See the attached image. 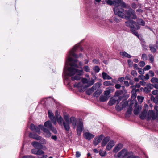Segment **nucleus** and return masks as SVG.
<instances>
[{"mask_svg": "<svg viewBox=\"0 0 158 158\" xmlns=\"http://www.w3.org/2000/svg\"><path fill=\"white\" fill-rule=\"evenodd\" d=\"M78 46V44L76 45L69 52L64 70L65 76L66 77L67 76H72L71 79L73 81L80 80L81 76L83 73L82 70H79L77 69L78 68V66L77 64V60H73L71 57V56L75 58L78 57V56L75 54L74 52Z\"/></svg>", "mask_w": 158, "mask_h": 158, "instance_id": "1", "label": "nucleus"}, {"mask_svg": "<svg viewBox=\"0 0 158 158\" xmlns=\"http://www.w3.org/2000/svg\"><path fill=\"white\" fill-rule=\"evenodd\" d=\"M107 4L113 5L115 7L114 9V14L122 18L126 19H136L137 18L134 10L129 8L128 11H124L123 8H126V5L121 0H105Z\"/></svg>", "mask_w": 158, "mask_h": 158, "instance_id": "2", "label": "nucleus"}, {"mask_svg": "<svg viewBox=\"0 0 158 158\" xmlns=\"http://www.w3.org/2000/svg\"><path fill=\"white\" fill-rule=\"evenodd\" d=\"M122 90H118L116 92L115 95L111 98L108 102V105L112 106L116 103L115 106L116 110L118 111L121 110L127 106L128 102L125 100H122L123 96L127 93V91L124 89V87H122Z\"/></svg>", "mask_w": 158, "mask_h": 158, "instance_id": "3", "label": "nucleus"}, {"mask_svg": "<svg viewBox=\"0 0 158 158\" xmlns=\"http://www.w3.org/2000/svg\"><path fill=\"white\" fill-rule=\"evenodd\" d=\"M55 116L57 118V122L61 126H63L65 129L68 131L70 129L69 124L72 123V125L75 127L76 124V119L74 117H72L70 118L69 115H66L64 116V118L65 120H64L62 117L60 116L58 111L55 112Z\"/></svg>", "mask_w": 158, "mask_h": 158, "instance_id": "4", "label": "nucleus"}, {"mask_svg": "<svg viewBox=\"0 0 158 158\" xmlns=\"http://www.w3.org/2000/svg\"><path fill=\"white\" fill-rule=\"evenodd\" d=\"M86 76L88 77V79L83 78L81 82L76 83L74 85V87L78 88L80 92L84 91L86 88L93 85L94 82V80L96 79V77L94 76L93 79H92L91 81H89L90 78L89 75H86Z\"/></svg>", "mask_w": 158, "mask_h": 158, "instance_id": "5", "label": "nucleus"}, {"mask_svg": "<svg viewBox=\"0 0 158 158\" xmlns=\"http://www.w3.org/2000/svg\"><path fill=\"white\" fill-rule=\"evenodd\" d=\"M125 25L129 28H130L131 31L137 37L139 38V35L138 33L136 31L140 28L139 25L136 23L132 20H129L125 22Z\"/></svg>", "mask_w": 158, "mask_h": 158, "instance_id": "6", "label": "nucleus"}, {"mask_svg": "<svg viewBox=\"0 0 158 158\" xmlns=\"http://www.w3.org/2000/svg\"><path fill=\"white\" fill-rule=\"evenodd\" d=\"M140 117L141 119L146 118L147 120L152 118L153 120L156 119L158 122V111H156V115L152 110H149L147 113L143 111L140 115Z\"/></svg>", "mask_w": 158, "mask_h": 158, "instance_id": "7", "label": "nucleus"}, {"mask_svg": "<svg viewBox=\"0 0 158 158\" xmlns=\"http://www.w3.org/2000/svg\"><path fill=\"white\" fill-rule=\"evenodd\" d=\"M131 152H128L127 149H124L121 150L117 155H115L114 156L117 158H126L128 155L131 153Z\"/></svg>", "mask_w": 158, "mask_h": 158, "instance_id": "8", "label": "nucleus"}, {"mask_svg": "<svg viewBox=\"0 0 158 158\" xmlns=\"http://www.w3.org/2000/svg\"><path fill=\"white\" fill-rule=\"evenodd\" d=\"M83 126L82 120L79 119L77 123V133L78 135H81L83 128Z\"/></svg>", "mask_w": 158, "mask_h": 158, "instance_id": "9", "label": "nucleus"}, {"mask_svg": "<svg viewBox=\"0 0 158 158\" xmlns=\"http://www.w3.org/2000/svg\"><path fill=\"white\" fill-rule=\"evenodd\" d=\"M44 126L45 127L52 130L54 133L56 134L57 133V131L52 126L50 121H48L44 123Z\"/></svg>", "mask_w": 158, "mask_h": 158, "instance_id": "10", "label": "nucleus"}, {"mask_svg": "<svg viewBox=\"0 0 158 158\" xmlns=\"http://www.w3.org/2000/svg\"><path fill=\"white\" fill-rule=\"evenodd\" d=\"M104 137V135L102 134L96 137L93 142L94 145L96 146L98 144Z\"/></svg>", "mask_w": 158, "mask_h": 158, "instance_id": "11", "label": "nucleus"}, {"mask_svg": "<svg viewBox=\"0 0 158 158\" xmlns=\"http://www.w3.org/2000/svg\"><path fill=\"white\" fill-rule=\"evenodd\" d=\"M32 145L35 148H37L40 149L45 150L47 149L45 146H43L40 143L36 141H34L31 143Z\"/></svg>", "mask_w": 158, "mask_h": 158, "instance_id": "12", "label": "nucleus"}, {"mask_svg": "<svg viewBox=\"0 0 158 158\" xmlns=\"http://www.w3.org/2000/svg\"><path fill=\"white\" fill-rule=\"evenodd\" d=\"M100 86L98 84H95L93 86L89 89L86 91V93L87 94L89 95L94 92V90L96 89L99 87Z\"/></svg>", "mask_w": 158, "mask_h": 158, "instance_id": "13", "label": "nucleus"}, {"mask_svg": "<svg viewBox=\"0 0 158 158\" xmlns=\"http://www.w3.org/2000/svg\"><path fill=\"white\" fill-rule=\"evenodd\" d=\"M39 127L40 128L41 130L43 131L44 134L46 137H49L51 136V133L48 129L44 128L42 125H40Z\"/></svg>", "mask_w": 158, "mask_h": 158, "instance_id": "14", "label": "nucleus"}, {"mask_svg": "<svg viewBox=\"0 0 158 158\" xmlns=\"http://www.w3.org/2000/svg\"><path fill=\"white\" fill-rule=\"evenodd\" d=\"M48 115L50 119L52 122L53 123L56 125V121H57V118H56L53 115L52 112L50 110H48Z\"/></svg>", "mask_w": 158, "mask_h": 158, "instance_id": "15", "label": "nucleus"}, {"mask_svg": "<svg viewBox=\"0 0 158 158\" xmlns=\"http://www.w3.org/2000/svg\"><path fill=\"white\" fill-rule=\"evenodd\" d=\"M134 107V113L135 115H137L139 113L140 111L141 110L142 107L141 106H139L137 102H135Z\"/></svg>", "mask_w": 158, "mask_h": 158, "instance_id": "16", "label": "nucleus"}, {"mask_svg": "<svg viewBox=\"0 0 158 158\" xmlns=\"http://www.w3.org/2000/svg\"><path fill=\"white\" fill-rule=\"evenodd\" d=\"M84 137L86 139L90 140L94 137V135L89 132H86L84 134Z\"/></svg>", "mask_w": 158, "mask_h": 158, "instance_id": "17", "label": "nucleus"}, {"mask_svg": "<svg viewBox=\"0 0 158 158\" xmlns=\"http://www.w3.org/2000/svg\"><path fill=\"white\" fill-rule=\"evenodd\" d=\"M133 103L131 102L128 106L127 110L126 113V116H129V115L131 114L132 111V107L133 106Z\"/></svg>", "mask_w": 158, "mask_h": 158, "instance_id": "18", "label": "nucleus"}, {"mask_svg": "<svg viewBox=\"0 0 158 158\" xmlns=\"http://www.w3.org/2000/svg\"><path fill=\"white\" fill-rule=\"evenodd\" d=\"M115 143L113 140L110 141L108 143L106 148V150H110L112 147L115 145Z\"/></svg>", "mask_w": 158, "mask_h": 158, "instance_id": "19", "label": "nucleus"}, {"mask_svg": "<svg viewBox=\"0 0 158 158\" xmlns=\"http://www.w3.org/2000/svg\"><path fill=\"white\" fill-rule=\"evenodd\" d=\"M123 147L122 144L120 143L117 145L114 148L113 152H114L116 153L121 149Z\"/></svg>", "mask_w": 158, "mask_h": 158, "instance_id": "20", "label": "nucleus"}, {"mask_svg": "<svg viewBox=\"0 0 158 158\" xmlns=\"http://www.w3.org/2000/svg\"><path fill=\"white\" fill-rule=\"evenodd\" d=\"M110 140V138L108 137H105L102 140V146L104 147L107 144Z\"/></svg>", "mask_w": 158, "mask_h": 158, "instance_id": "21", "label": "nucleus"}, {"mask_svg": "<svg viewBox=\"0 0 158 158\" xmlns=\"http://www.w3.org/2000/svg\"><path fill=\"white\" fill-rule=\"evenodd\" d=\"M29 136L31 138H33L34 139L36 140H40V137L37 135L34 134L32 133H30L29 135Z\"/></svg>", "mask_w": 158, "mask_h": 158, "instance_id": "22", "label": "nucleus"}, {"mask_svg": "<svg viewBox=\"0 0 158 158\" xmlns=\"http://www.w3.org/2000/svg\"><path fill=\"white\" fill-rule=\"evenodd\" d=\"M102 77L103 79L106 80H110L111 79V77L108 75L105 72H103L102 73Z\"/></svg>", "mask_w": 158, "mask_h": 158, "instance_id": "23", "label": "nucleus"}, {"mask_svg": "<svg viewBox=\"0 0 158 158\" xmlns=\"http://www.w3.org/2000/svg\"><path fill=\"white\" fill-rule=\"evenodd\" d=\"M149 47L151 52L152 53H155L156 51V47L154 45L150 44Z\"/></svg>", "mask_w": 158, "mask_h": 158, "instance_id": "24", "label": "nucleus"}, {"mask_svg": "<svg viewBox=\"0 0 158 158\" xmlns=\"http://www.w3.org/2000/svg\"><path fill=\"white\" fill-rule=\"evenodd\" d=\"M120 55L123 57H126L128 58H131V56L125 52H120Z\"/></svg>", "mask_w": 158, "mask_h": 158, "instance_id": "25", "label": "nucleus"}, {"mask_svg": "<svg viewBox=\"0 0 158 158\" xmlns=\"http://www.w3.org/2000/svg\"><path fill=\"white\" fill-rule=\"evenodd\" d=\"M107 89H108V88H107ZM114 90V89H107L104 92V94L106 96H108L110 94L111 91L113 92Z\"/></svg>", "mask_w": 158, "mask_h": 158, "instance_id": "26", "label": "nucleus"}, {"mask_svg": "<svg viewBox=\"0 0 158 158\" xmlns=\"http://www.w3.org/2000/svg\"><path fill=\"white\" fill-rule=\"evenodd\" d=\"M108 97L106 96H101L100 97V100L102 102H105L108 100Z\"/></svg>", "mask_w": 158, "mask_h": 158, "instance_id": "27", "label": "nucleus"}, {"mask_svg": "<svg viewBox=\"0 0 158 158\" xmlns=\"http://www.w3.org/2000/svg\"><path fill=\"white\" fill-rule=\"evenodd\" d=\"M103 84L104 85L106 86L113 85L110 81H106L103 82Z\"/></svg>", "mask_w": 158, "mask_h": 158, "instance_id": "28", "label": "nucleus"}, {"mask_svg": "<svg viewBox=\"0 0 158 158\" xmlns=\"http://www.w3.org/2000/svg\"><path fill=\"white\" fill-rule=\"evenodd\" d=\"M102 92V91L101 90H97L94 93V95L96 97H98L100 95Z\"/></svg>", "mask_w": 158, "mask_h": 158, "instance_id": "29", "label": "nucleus"}, {"mask_svg": "<svg viewBox=\"0 0 158 158\" xmlns=\"http://www.w3.org/2000/svg\"><path fill=\"white\" fill-rule=\"evenodd\" d=\"M137 98L138 101L140 103L142 102L144 99V97L139 96H138Z\"/></svg>", "mask_w": 158, "mask_h": 158, "instance_id": "30", "label": "nucleus"}, {"mask_svg": "<svg viewBox=\"0 0 158 158\" xmlns=\"http://www.w3.org/2000/svg\"><path fill=\"white\" fill-rule=\"evenodd\" d=\"M83 69L85 71L87 72H89L90 71L89 67L87 65L83 67Z\"/></svg>", "mask_w": 158, "mask_h": 158, "instance_id": "31", "label": "nucleus"}, {"mask_svg": "<svg viewBox=\"0 0 158 158\" xmlns=\"http://www.w3.org/2000/svg\"><path fill=\"white\" fill-rule=\"evenodd\" d=\"M99 154L101 156H104L106 155V153L105 151L101 150L99 151Z\"/></svg>", "mask_w": 158, "mask_h": 158, "instance_id": "32", "label": "nucleus"}, {"mask_svg": "<svg viewBox=\"0 0 158 158\" xmlns=\"http://www.w3.org/2000/svg\"><path fill=\"white\" fill-rule=\"evenodd\" d=\"M132 94L131 96V99H133L134 100V99L136 98V93L135 90V92L134 93V91H133L132 92Z\"/></svg>", "mask_w": 158, "mask_h": 158, "instance_id": "33", "label": "nucleus"}, {"mask_svg": "<svg viewBox=\"0 0 158 158\" xmlns=\"http://www.w3.org/2000/svg\"><path fill=\"white\" fill-rule=\"evenodd\" d=\"M137 21L140 23V25L143 26L145 25V22L141 19H138Z\"/></svg>", "mask_w": 158, "mask_h": 158, "instance_id": "34", "label": "nucleus"}, {"mask_svg": "<svg viewBox=\"0 0 158 158\" xmlns=\"http://www.w3.org/2000/svg\"><path fill=\"white\" fill-rule=\"evenodd\" d=\"M149 58V60L151 63H152L154 61V57L152 54H149L148 56Z\"/></svg>", "mask_w": 158, "mask_h": 158, "instance_id": "35", "label": "nucleus"}, {"mask_svg": "<svg viewBox=\"0 0 158 158\" xmlns=\"http://www.w3.org/2000/svg\"><path fill=\"white\" fill-rule=\"evenodd\" d=\"M93 69L95 72H98L100 70L99 67L98 66H95L93 68Z\"/></svg>", "mask_w": 158, "mask_h": 158, "instance_id": "36", "label": "nucleus"}, {"mask_svg": "<svg viewBox=\"0 0 158 158\" xmlns=\"http://www.w3.org/2000/svg\"><path fill=\"white\" fill-rule=\"evenodd\" d=\"M40 149H38L37 150V155H41L42 154H44V152L42 150H40Z\"/></svg>", "mask_w": 158, "mask_h": 158, "instance_id": "37", "label": "nucleus"}, {"mask_svg": "<svg viewBox=\"0 0 158 158\" xmlns=\"http://www.w3.org/2000/svg\"><path fill=\"white\" fill-rule=\"evenodd\" d=\"M151 81L153 83H158V78L153 77L151 79Z\"/></svg>", "mask_w": 158, "mask_h": 158, "instance_id": "38", "label": "nucleus"}, {"mask_svg": "<svg viewBox=\"0 0 158 158\" xmlns=\"http://www.w3.org/2000/svg\"><path fill=\"white\" fill-rule=\"evenodd\" d=\"M40 125H39L38 127H36V129L35 131V132L36 133L38 134H40V128L39 127V126Z\"/></svg>", "mask_w": 158, "mask_h": 158, "instance_id": "39", "label": "nucleus"}, {"mask_svg": "<svg viewBox=\"0 0 158 158\" xmlns=\"http://www.w3.org/2000/svg\"><path fill=\"white\" fill-rule=\"evenodd\" d=\"M138 72L141 74H143L144 73V70L140 68H139L138 69Z\"/></svg>", "mask_w": 158, "mask_h": 158, "instance_id": "40", "label": "nucleus"}, {"mask_svg": "<svg viewBox=\"0 0 158 158\" xmlns=\"http://www.w3.org/2000/svg\"><path fill=\"white\" fill-rule=\"evenodd\" d=\"M36 127H37L36 126H35L34 124H31V125L30 128V129L32 131H35L36 129Z\"/></svg>", "mask_w": 158, "mask_h": 158, "instance_id": "41", "label": "nucleus"}, {"mask_svg": "<svg viewBox=\"0 0 158 158\" xmlns=\"http://www.w3.org/2000/svg\"><path fill=\"white\" fill-rule=\"evenodd\" d=\"M148 106L146 104H145L144 105L143 111L144 112H146L148 110Z\"/></svg>", "mask_w": 158, "mask_h": 158, "instance_id": "42", "label": "nucleus"}, {"mask_svg": "<svg viewBox=\"0 0 158 158\" xmlns=\"http://www.w3.org/2000/svg\"><path fill=\"white\" fill-rule=\"evenodd\" d=\"M142 58L143 60H147L148 59L147 55L145 54L142 55Z\"/></svg>", "mask_w": 158, "mask_h": 158, "instance_id": "43", "label": "nucleus"}, {"mask_svg": "<svg viewBox=\"0 0 158 158\" xmlns=\"http://www.w3.org/2000/svg\"><path fill=\"white\" fill-rule=\"evenodd\" d=\"M131 74L134 77H136L137 76V73L135 70H133L131 71Z\"/></svg>", "mask_w": 158, "mask_h": 158, "instance_id": "44", "label": "nucleus"}, {"mask_svg": "<svg viewBox=\"0 0 158 158\" xmlns=\"http://www.w3.org/2000/svg\"><path fill=\"white\" fill-rule=\"evenodd\" d=\"M40 142L41 144H46V141L44 139H40Z\"/></svg>", "mask_w": 158, "mask_h": 158, "instance_id": "45", "label": "nucleus"}, {"mask_svg": "<svg viewBox=\"0 0 158 158\" xmlns=\"http://www.w3.org/2000/svg\"><path fill=\"white\" fill-rule=\"evenodd\" d=\"M144 91L146 93H148L150 91V88H148L147 87H146L144 88Z\"/></svg>", "mask_w": 158, "mask_h": 158, "instance_id": "46", "label": "nucleus"}, {"mask_svg": "<svg viewBox=\"0 0 158 158\" xmlns=\"http://www.w3.org/2000/svg\"><path fill=\"white\" fill-rule=\"evenodd\" d=\"M146 87H147V88H150V90L152 89L153 88V86L152 85L150 84H148L147 85Z\"/></svg>", "mask_w": 158, "mask_h": 158, "instance_id": "47", "label": "nucleus"}, {"mask_svg": "<svg viewBox=\"0 0 158 158\" xmlns=\"http://www.w3.org/2000/svg\"><path fill=\"white\" fill-rule=\"evenodd\" d=\"M151 68V66L149 65H146L144 68V70L145 71L149 70Z\"/></svg>", "mask_w": 158, "mask_h": 158, "instance_id": "48", "label": "nucleus"}, {"mask_svg": "<svg viewBox=\"0 0 158 158\" xmlns=\"http://www.w3.org/2000/svg\"><path fill=\"white\" fill-rule=\"evenodd\" d=\"M81 156V153L79 151H77L76 154V157L77 158H78L80 157Z\"/></svg>", "mask_w": 158, "mask_h": 158, "instance_id": "49", "label": "nucleus"}, {"mask_svg": "<svg viewBox=\"0 0 158 158\" xmlns=\"http://www.w3.org/2000/svg\"><path fill=\"white\" fill-rule=\"evenodd\" d=\"M37 150L36 149H32L31 150L32 153L34 154L37 155Z\"/></svg>", "mask_w": 158, "mask_h": 158, "instance_id": "50", "label": "nucleus"}, {"mask_svg": "<svg viewBox=\"0 0 158 158\" xmlns=\"http://www.w3.org/2000/svg\"><path fill=\"white\" fill-rule=\"evenodd\" d=\"M140 66L141 67H143L145 65V63L143 61H141L139 63Z\"/></svg>", "mask_w": 158, "mask_h": 158, "instance_id": "51", "label": "nucleus"}, {"mask_svg": "<svg viewBox=\"0 0 158 158\" xmlns=\"http://www.w3.org/2000/svg\"><path fill=\"white\" fill-rule=\"evenodd\" d=\"M23 158H34L32 156H25Z\"/></svg>", "mask_w": 158, "mask_h": 158, "instance_id": "52", "label": "nucleus"}, {"mask_svg": "<svg viewBox=\"0 0 158 158\" xmlns=\"http://www.w3.org/2000/svg\"><path fill=\"white\" fill-rule=\"evenodd\" d=\"M153 94L154 95H156L158 94V91L155 90L152 91V92Z\"/></svg>", "mask_w": 158, "mask_h": 158, "instance_id": "53", "label": "nucleus"}, {"mask_svg": "<svg viewBox=\"0 0 158 158\" xmlns=\"http://www.w3.org/2000/svg\"><path fill=\"white\" fill-rule=\"evenodd\" d=\"M131 7L133 9H135L136 8V5L134 3H132L131 5Z\"/></svg>", "mask_w": 158, "mask_h": 158, "instance_id": "54", "label": "nucleus"}, {"mask_svg": "<svg viewBox=\"0 0 158 158\" xmlns=\"http://www.w3.org/2000/svg\"><path fill=\"white\" fill-rule=\"evenodd\" d=\"M124 80V77H121L118 78V81L120 82H122Z\"/></svg>", "mask_w": 158, "mask_h": 158, "instance_id": "55", "label": "nucleus"}, {"mask_svg": "<svg viewBox=\"0 0 158 158\" xmlns=\"http://www.w3.org/2000/svg\"><path fill=\"white\" fill-rule=\"evenodd\" d=\"M128 63L129 66H131L132 64V62L131 60H128Z\"/></svg>", "mask_w": 158, "mask_h": 158, "instance_id": "56", "label": "nucleus"}, {"mask_svg": "<svg viewBox=\"0 0 158 158\" xmlns=\"http://www.w3.org/2000/svg\"><path fill=\"white\" fill-rule=\"evenodd\" d=\"M133 67H134V69H138V68H138L137 64H134V65H133Z\"/></svg>", "mask_w": 158, "mask_h": 158, "instance_id": "57", "label": "nucleus"}, {"mask_svg": "<svg viewBox=\"0 0 158 158\" xmlns=\"http://www.w3.org/2000/svg\"><path fill=\"white\" fill-rule=\"evenodd\" d=\"M149 74H150L152 77H153L154 75V72L152 71H149Z\"/></svg>", "mask_w": 158, "mask_h": 158, "instance_id": "58", "label": "nucleus"}, {"mask_svg": "<svg viewBox=\"0 0 158 158\" xmlns=\"http://www.w3.org/2000/svg\"><path fill=\"white\" fill-rule=\"evenodd\" d=\"M121 87V86L120 84H117L115 85V87L116 89H119Z\"/></svg>", "mask_w": 158, "mask_h": 158, "instance_id": "59", "label": "nucleus"}, {"mask_svg": "<svg viewBox=\"0 0 158 158\" xmlns=\"http://www.w3.org/2000/svg\"><path fill=\"white\" fill-rule=\"evenodd\" d=\"M124 85L126 86H129V84L128 82L127 81H125L124 82Z\"/></svg>", "mask_w": 158, "mask_h": 158, "instance_id": "60", "label": "nucleus"}, {"mask_svg": "<svg viewBox=\"0 0 158 158\" xmlns=\"http://www.w3.org/2000/svg\"><path fill=\"white\" fill-rule=\"evenodd\" d=\"M137 12L139 14L140 13L142 12H143V10L141 9H139L137 10Z\"/></svg>", "mask_w": 158, "mask_h": 158, "instance_id": "61", "label": "nucleus"}, {"mask_svg": "<svg viewBox=\"0 0 158 158\" xmlns=\"http://www.w3.org/2000/svg\"><path fill=\"white\" fill-rule=\"evenodd\" d=\"M149 75L147 74H146L145 75V79L147 80H148V79H149Z\"/></svg>", "mask_w": 158, "mask_h": 158, "instance_id": "62", "label": "nucleus"}, {"mask_svg": "<svg viewBox=\"0 0 158 158\" xmlns=\"http://www.w3.org/2000/svg\"><path fill=\"white\" fill-rule=\"evenodd\" d=\"M52 138L55 140H56L57 139V137L56 136H53L51 137Z\"/></svg>", "mask_w": 158, "mask_h": 158, "instance_id": "63", "label": "nucleus"}, {"mask_svg": "<svg viewBox=\"0 0 158 158\" xmlns=\"http://www.w3.org/2000/svg\"><path fill=\"white\" fill-rule=\"evenodd\" d=\"M93 62L96 64H98V61L97 60L94 59L93 60Z\"/></svg>", "mask_w": 158, "mask_h": 158, "instance_id": "64", "label": "nucleus"}]
</instances>
